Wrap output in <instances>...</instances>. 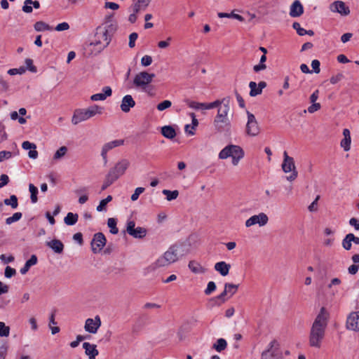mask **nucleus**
Here are the masks:
<instances>
[{
  "label": "nucleus",
  "mask_w": 359,
  "mask_h": 359,
  "mask_svg": "<svg viewBox=\"0 0 359 359\" xmlns=\"http://www.w3.org/2000/svg\"><path fill=\"white\" fill-rule=\"evenodd\" d=\"M330 314L329 311L323 306L316 315L310 329L309 344L310 346L320 348L325 337Z\"/></svg>",
  "instance_id": "f257e3e1"
},
{
  "label": "nucleus",
  "mask_w": 359,
  "mask_h": 359,
  "mask_svg": "<svg viewBox=\"0 0 359 359\" xmlns=\"http://www.w3.org/2000/svg\"><path fill=\"white\" fill-rule=\"evenodd\" d=\"M186 255L184 246L181 244L171 245L164 254L154 262L149 268L156 270L160 267L167 266L176 262L180 257Z\"/></svg>",
  "instance_id": "f03ea898"
},
{
  "label": "nucleus",
  "mask_w": 359,
  "mask_h": 359,
  "mask_svg": "<svg viewBox=\"0 0 359 359\" xmlns=\"http://www.w3.org/2000/svg\"><path fill=\"white\" fill-rule=\"evenodd\" d=\"M230 98L229 97L224 98V102L217 109V114L214 118L213 125L215 130L219 133L228 131L231 128V121L228 118V114L230 111Z\"/></svg>",
  "instance_id": "7ed1b4c3"
},
{
  "label": "nucleus",
  "mask_w": 359,
  "mask_h": 359,
  "mask_svg": "<svg viewBox=\"0 0 359 359\" xmlns=\"http://www.w3.org/2000/svg\"><path fill=\"white\" fill-rule=\"evenodd\" d=\"M111 34L106 27H98L95 34V40L90 42L88 48L93 55H97L104 50L110 43Z\"/></svg>",
  "instance_id": "20e7f679"
},
{
  "label": "nucleus",
  "mask_w": 359,
  "mask_h": 359,
  "mask_svg": "<svg viewBox=\"0 0 359 359\" xmlns=\"http://www.w3.org/2000/svg\"><path fill=\"white\" fill-rule=\"evenodd\" d=\"M103 107L98 105H92L87 109H78L74 112L72 123L74 125L86 121L97 114H102L103 112Z\"/></svg>",
  "instance_id": "39448f33"
},
{
  "label": "nucleus",
  "mask_w": 359,
  "mask_h": 359,
  "mask_svg": "<svg viewBox=\"0 0 359 359\" xmlns=\"http://www.w3.org/2000/svg\"><path fill=\"white\" fill-rule=\"evenodd\" d=\"M229 157L232 158V164L237 165L241 159L244 157V151L238 145H228L221 150L219 154V158L220 159H226Z\"/></svg>",
  "instance_id": "423d86ee"
},
{
  "label": "nucleus",
  "mask_w": 359,
  "mask_h": 359,
  "mask_svg": "<svg viewBox=\"0 0 359 359\" xmlns=\"http://www.w3.org/2000/svg\"><path fill=\"white\" fill-rule=\"evenodd\" d=\"M154 77V74H149L147 72H141L135 75L133 79V84L135 88H140L149 93L147 89Z\"/></svg>",
  "instance_id": "0eeeda50"
},
{
  "label": "nucleus",
  "mask_w": 359,
  "mask_h": 359,
  "mask_svg": "<svg viewBox=\"0 0 359 359\" xmlns=\"http://www.w3.org/2000/svg\"><path fill=\"white\" fill-rule=\"evenodd\" d=\"M130 162L129 160L122 158L109 170L108 174L116 181L120 177L125 174L127 169L130 167Z\"/></svg>",
  "instance_id": "6e6552de"
},
{
  "label": "nucleus",
  "mask_w": 359,
  "mask_h": 359,
  "mask_svg": "<svg viewBox=\"0 0 359 359\" xmlns=\"http://www.w3.org/2000/svg\"><path fill=\"white\" fill-rule=\"evenodd\" d=\"M283 157L282 169L285 172H292V174L287 177V180L289 181H293L297 177V171L296 170L294 158L289 156L286 151H284Z\"/></svg>",
  "instance_id": "1a4fd4ad"
},
{
  "label": "nucleus",
  "mask_w": 359,
  "mask_h": 359,
  "mask_svg": "<svg viewBox=\"0 0 359 359\" xmlns=\"http://www.w3.org/2000/svg\"><path fill=\"white\" fill-rule=\"evenodd\" d=\"M277 346L276 341H271L268 348L262 353L261 359H283L282 351Z\"/></svg>",
  "instance_id": "9d476101"
},
{
  "label": "nucleus",
  "mask_w": 359,
  "mask_h": 359,
  "mask_svg": "<svg viewBox=\"0 0 359 359\" xmlns=\"http://www.w3.org/2000/svg\"><path fill=\"white\" fill-rule=\"evenodd\" d=\"M247 115L248 121L245 127V133L249 136H257L260 132V128L257 119L255 115L248 111H247Z\"/></svg>",
  "instance_id": "9b49d317"
},
{
  "label": "nucleus",
  "mask_w": 359,
  "mask_h": 359,
  "mask_svg": "<svg viewBox=\"0 0 359 359\" xmlns=\"http://www.w3.org/2000/svg\"><path fill=\"white\" fill-rule=\"evenodd\" d=\"M127 233L135 238H142L147 234V229L144 227L138 226L135 228L134 221H128L126 226Z\"/></svg>",
  "instance_id": "f8f14e48"
},
{
  "label": "nucleus",
  "mask_w": 359,
  "mask_h": 359,
  "mask_svg": "<svg viewBox=\"0 0 359 359\" xmlns=\"http://www.w3.org/2000/svg\"><path fill=\"white\" fill-rule=\"evenodd\" d=\"M106 238L102 233H97L94 235L91 241V249L93 253L100 252L106 245Z\"/></svg>",
  "instance_id": "ddd939ff"
},
{
  "label": "nucleus",
  "mask_w": 359,
  "mask_h": 359,
  "mask_svg": "<svg viewBox=\"0 0 359 359\" xmlns=\"http://www.w3.org/2000/svg\"><path fill=\"white\" fill-rule=\"evenodd\" d=\"M268 221V216L265 213L261 212L259 215H253L247 219L245 222V226L250 227L255 224H259L260 226H262L266 225Z\"/></svg>",
  "instance_id": "4468645a"
},
{
  "label": "nucleus",
  "mask_w": 359,
  "mask_h": 359,
  "mask_svg": "<svg viewBox=\"0 0 359 359\" xmlns=\"http://www.w3.org/2000/svg\"><path fill=\"white\" fill-rule=\"evenodd\" d=\"M101 324L102 322L100 317L99 316H96L94 318L86 319L84 329L89 333L95 334L101 326Z\"/></svg>",
  "instance_id": "2eb2a0df"
},
{
  "label": "nucleus",
  "mask_w": 359,
  "mask_h": 359,
  "mask_svg": "<svg viewBox=\"0 0 359 359\" xmlns=\"http://www.w3.org/2000/svg\"><path fill=\"white\" fill-rule=\"evenodd\" d=\"M330 10L333 13H338L341 15L346 16L350 13L349 7L342 1H335L330 5Z\"/></svg>",
  "instance_id": "dca6fc26"
},
{
  "label": "nucleus",
  "mask_w": 359,
  "mask_h": 359,
  "mask_svg": "<svg viewBox=\"0 0 359 359\" xmlns=\"http://www.w3.org/2000/svg\"><path fill=\"white\" fill-rule=\"evenodd\" d=\"M124 144L123 140H115L104 144L102 148L101 156L104 163H107V152L114 148L120 147Z\"/></svg>",
  "instance_id": "f3484780"
},
{
  "label": "nucleus",
  "mask_w": 359,
  "mask_h": 359,
  "mask_svg": "<svg viewBox=\"0 0 359 359\" xmlns=\"http://www.w3.org/2000/svg\"><path fill=\"white\" fill-rule=\"evenodd\" d=\"M346 328L353 331H359V311L351 313L346 320Z\"/></svg>",
  "instance_id": "a211bd4d"
},
{
  "label": "nucleus",
  "mask_w": 359,
  "mask_h": 359,
  "mask_svg": "<svg viewBox=\"0 0 359 359\" xmlns=\"http://www.w3.org/2000/svg\"><path fill=\"white\" fill-rule=\"evenodd\" d=\"M135 105V102L133 100V97L130 95H125L121 104V109L125 112L128 113L130 111V109L134 107Z\"/></svg>",
  "instance_id": "6ab92c4d"
},
{
  "label": "nucleus",
  "mask_w": 359,
  "mask_h": 359,
  "mask_svg": "<svg viewBox=\"0 0 359 359\" xmlns=\"http://www.w3.org/2000/svg\"><path fill=\"white\" fill-rule=\"evenodd\" d=\"M304 13V8L299 0L294 1L290 6V15L292 18L301 16Z\"/></svg>",
  "instance_id": "aec40b11"
},
{
  "label": "nucleus",
  "mask_w": 359,
  "mask_h": 359,
  "mask_svg": "<svg viewBox=\"0 0 359 359\" xmlns=\"http://www.w3.org/2000/svg\"><path fill=\"white\" fill-rule=\"evenodd\" d=\"M22 147L25 150H29L28 156L30 158L36 159L38 157V151L36 150V145L29 141H25L22 144Z\"/></svg>",
  "instance_id": "412c9836"
},
{
  "label": "nucleus",
  "mask_w": 359,
  "mask_h": 359,
  "mask_svg": "<svg viewBox=\"0 0 359 359\" xmlns=\"http://www.w3.org/2000/svg\"><path fill=\"white\" fill-rule=\"evenodd\" d=\"M83 348L85 349V353L88 355L89 359H95V357L99 354L96 345L91 344L88 342L83 344Z\"/></svg>",
  "instance_id": "4be33fe9"
},
{
  "label": "nucleus",
  "mask_w": 359,
  "mask_h": 359,
  "mask_svg": "<svg viewBox=\"0 0 359 359\" xmlns=\"http://www.w3.org/2000/svg\"><path fill=\"white\" fill-rule=\"evenodd\" d=\"M215 270L219 273V274L222 276H226L229 274V270L231 269V265L229 264H227L226 262L224 261H221L219 262H217L215 264Z\"/></svg>",
  "instance_id": "5701e85b"
},
{
  "label": "nucleus",
  "mask_w": 359,
  "mask_h": 359,
  "mask_svg": "<svg viewBox=\"0 0 359 359\" xmlns=\"http://www.w3.org/2000/svg\"><path fill=\"white\" fill-rule=\"evenodd\" d=\"M103 93H96L90 97L92 101L104 100L107 97L111 95L112 90L109 86H105L102 88Z\"/></svg>",
  "instance_id": "b1692460"
},
{
  "label": "nucleus",
  "mask_w": 359,
  "mask_h": 359,
  "mask_svg": "<svg viewBox=\"0 0 359 359\" xmlns=\"http://www.w3.org/2000/svg\"><path fill=\"white\" fill-rule=\"evenodd\" d=\"M46 245L51 248L55 253L61 254L63 252L64 244L60 240L53 239L46 242Z\"/></svg>",
  "instance_id": "393cba45"
},
{
  "label": "nucleus",
  "mask_w": 359,
  "mask_h": 359,
  "mask_svg": "<svg viewBox=\"0 0 359 359\" xmlns=\"http://www.w3.org/2000/svg\"><path fill=\"white\" fill-rule=\"evenodd\" d=\"M238 285L232 283H225L224 291L219 295V298H225V296L229 294V297H232L237 291Z\"/></svg>",
  "instance_id": "a878e982"
},
{
  "label": "nucleus",
  "mask_w": 359,
  "mask_h": 359,
  "mask_svg": "<svg viewBox=\"0 0 359 359\" xmlns=\"http://www.w3.org/2000/svg\"><path fill=\"white\" fill-rule=\"evenodd\" d=\"M188 267L191 272L196 274L204 273L206 271V269L202 266L200 263L195 260L190 261L189 262Z\"/></svg>",
  "instance_id": "bb28decb"
},
{
  "label": "nucleus",
  "mask_w": 359,
  "mask_h": 359,
  "mask_svg": "<svg viewBox=\"0 0 359 359\" xmlns=\"http://www.w3.org/2000/svg\"><path fill=\"white\" fill-rule=\"evenodd\" d=\"M161 134L168 139H173L176 136V132L171 126H165L161 128Z\"/></svg>",
  "instance_id": "cd10ccee"
},
{
  "label": "nucleus",
  "mask_w": 359,
  "mask_h": 359,
  "mask_svg": "<svg viewBox=\"0 0 359 359\" xmlns=\"http://www.w3.org/2000/svg\"><path fill=\"white\" fill-rule=\"evenodd\" d=\"M37 263V257L34 255H32L29 259H28L24 266L20 269V273L22 274H25L29 271V268L32 266L35 265Z\"/></svg>",
  "instance_id": "c85d7f7f"
},
{
  "label": "nucleus",
  "mask_w": 359,
  "mask_h": 359,
  "mask_svg": "<svg viewBox=\"0 0 359 359\" xmlns=\"http://www.w3.org/2000/svg\"><path fill=\"white\" fill-rule=\"evenodd\" d=\"M226 301V298H219V295L211 298L208 304V307L210 309L213 308L214 306H219L222 304H224Z\"/></svg>",
  "instance_id": "c756f323"
},
{
  "label": "nucleus",
  "mask_w": 359,
  "mask_h": 359,
  "mask_svg": "<svg viewBox=\"0 0 359 359\" xmlns=\"http://www.w3.org/2000/svg\"><path fill=\"white\" fill-rule=\"evenodd\" d=\"M79 215L72 212H68L64 219V222L67 225L72 226L78 221Z\"/></svg>",
  "instance_id": "7c9ffc66"
},
{
  "label": "nucleus",
  "mask_w": 359,
  "mask_h": 359,
  "mask_svg": "<svg viewBox=\"0 0 359 359\" xmlns=\"http://www.w3.org/2000/svg\"><path fill=\"white\" fill-rule=\"evenodd\" d=\"M224 102V98L222 99V100H217L212 102H210V103H205V102H202V108L201 109H213V108H217L221 105L222 104V102Z\"/></svg>",
  "instance_id": "2f4dec72"
},
{
  "label": "nucleus",
  "mask_w": 359,
  "mask_h": 359,
  "mask_svg": "<svg viewBox=\"0 0 359 359\" xmlns=\"http://www.w3.org/2000/svg\"><path fill=\"white\" fill-rule=\"evenodd\" d=\"M227 346L226 341L224 339H219L217 341L213 344V348L215 349L217 352H221L224 351Z\"/></svg>",
  "instance_id": "473e14b6"
},
{
  "label": "nucleus",
  "mask_w": 359,
  "mask_h": 359,
  "mask_svg": "<svg viewBox=\"0 0 359 359\" xmlns=\"http://www.w3.org/2000/svg\"><path fill=\"white\" fill-rule=\"evenodd\" d=\"M34 29L36 32H43L46 30H52L53 28L43 21H38L34 25Z\"/></svg>",
  "instance_id": "72a5a7b5"
},
{
  "label": "nucleus",
  "mask_w": 359,
  "mask_h": 359,
  "mask_svg": "<svg viewBox=\"0 0 359 359\" xmlns=\"http://www.w3.org/2000/svg\"><path fill=\"white\" fill-rule=\"evenodd\" d=\"M4 203L10 205L13 209H15L18 206V198L15 195H11L9 198H6Z\"/></svg>",
  "instance_id": "f704fd0d"
},
{
  "label": "nucleus",
  "mask_w": 359,
  "mask_h": 359,
  "mask_svg": "<svg viewBox=\"0 0 359 359\" xmlns=\"http://www.w3.org/2000/svg\"><path fill=\"white\" fill-rule=\"evenodd\" d=\"M67 147L65 146H62L60 147L55 153L53 156V160L58 161L64 157L67 152Z\"/></svg>",
  "instance_id": "c9c22d12"
},
{
  "label": "nucleus",
  "mask_w": 359,
  "mask_h": 359,
  "mask_svg": "<svg viewBox=\"0 0 359 359\" xmlns=\"http://www.w3.org/2000/svg\"><path fill=\"white\" fill-rule=\"evenodd\" d=\"M250 88V95L251 97H255L262 93L261 90L259 89L257 84L255 81H250L249 83Z\"/></svg>",
  "instance_id": "e433bc0d"
},
{
  "label": "nucleus",
  "mask_w": 359,
  "mask_h": 359,
  "mask_svg": "<svg viewBox=\"0 0 359 359\" xmlns=\"http://www.w3.org/2000/svg\"><path fill=\"white\" fill-rule=\"evenodd\" d=\"M29 190L30 191L31 196V201L33 203H35L38 201L37 198V194H38V189L36 187H35L33 184H29Z\"/></svg>",
  "instance_id": "4c0bfd02"
},
{
  "label": "nucleus",
  "mask_w": 359,
  "mask_h": 359,
  "mask_svg": "<svg viewBox=\"0 0 359 359\" xmlns=\"http://www.w3.org/2000/svg\"><path fill=\"white\" fill-rule=\"evenodd\" d=\"M162 193L166 196V199L169 201L176 199L179 195L177 190L170 191L164 189L163 190Z\"/></svg>",
  "instance_id": "58836bf2"
},
{
  "label": "nucleus",
  "mask_w": 359,
  "mask_h": 359,
  "mask_svg": "<svg viewBox=\"0 0 359 359\" xmlns=\"http://www.w3.org/2000/svg\"><path fill=\"white\" fill-rule=\"evenodd\" d=\"M107 225L110 228V233L112 234H117L118 229L116 227V220L114 218H109L107 220Z\"/></svg>",
  "instance_id": "ea45409f"
},
{
  "label": "nucleus",
  "mask_w": 359,
  "mask_h": 359,
  "mask_svg": "<svg viewBox=\"0 0 359 359\" xmlns=\"http://www.w3.org/2000/svg\"><path fill=\"white\" fill-rule=\"evenodd\" d=\"M22 217V214L20 212H15L11 217L6 218V224H11L13 222H18Z\"/></svg>",
  "instance_id": "a19ab883"
},
{
  "label": "nucleus",
  "mask_w": 359,
  "mask_h": 359,
  "mask_svg": "<svg viewBox=\"0 0 359 359\" xmlns=\"http://www.w3.org/2000/svg\"><path fill=\"white\" fill-rule=\"evenodd\" d=\"M10 334V327L6 326L4 322L0 321V337H7Z\"/></svg>",
  "instance_id": "79ce46f5"
},
{
  "label": "nucleus",
  "mask_w": 359,
  "mask_h": 359,
  "mask_svg": "<svg viewBox=\"0 0 359 359\" xmlns=\"http://www.w3.org/2000/svg\"><path fill=\"white\" fill-rule=\"evenodd\" d=\"M116 180L113 179L107 173V175L105 177V180L104 181V183L101 187V190L104 191L107 187H109L111 184H112Z\"/></svg>",
  "instance_id": "37998d69"
},
{
  "label": "nucleus",
  "mask_w": 359,
  "mask_h": 359,
  "mask_svg": "<svg viewBox=\"0 0 359 359\" xmlns=\"http://www.w3.org/2000/svg\"><path fill=\"white\" fill-rule=\"evenodd\" d=\"M351 137H344V139L341 141V147L344 148V151H347L351 148Z\"/></svg>",
  "instance_id": "c03bdc74"
},
{
  "label": "nucleus",
  "mask_w": 359,
  "mask_h": 359,
  "mask_svg": "<svg viewBox=\"0 0 359 359\" xmlns=\"http://www.w3.org/2000/svg\"><path fill=\"white\" fill-rule=\"evenodd\" d=\"M25 65H26V70H29L31 72H36L37 71V69L36 67L33 64V60L32 59H29V58H27L25 60Z\"/></svg>",
  "instance_id": "a18cd8bd"
},
{
  "label": "nucleus",
  "mask_w": 359,
  "mask_h": 359,
  "mask_svg": "<svg viewBox=\"0 0 359 359\" xmlns=\"http://www.w3.org/2000/svg\"><path fill=\"white\" fill-rule=\"evenodd\" d=\"M172 105V102L170 101V100H164L161 102H160L156 108L158 111H163L166 109H168L169 107H170Z\"/></svg>",
  "instance_id": "49530a36"
},
{
  "label": "nucleus",
  "mask_w": 359,
  "mask_h": 359,
  "mask_svg": "<svg viewBox=\"0 0 359 359\" xmlns=\"http://www.w3.org/2000/svg\"><path fill=\"white\" fill-rule=\"evenodd\" d=\"M33 3L32 0H25L24 2V6H22V11L26 13H30L32 12V4Z\"/></svg>",
  "instance_id": "de8ad7c7"
},
{
  "label": "nucleus",
  "mask_w": 359,
  "mask_h": 359,
  "mask_svg": "<svg viewBox=\"0 0 359 359\" xmlns=\"http://www.w3.org/2000/svg\"><path fill=\"white\" fill-rule=\"evenodd\" d=\"M216 290V284L213 281H210L208 283L207 287L205 290L204 292L206 295H210L212 292H213Z\"/></svg>",
  "instance_id": "09e8293b"
},
{
  "label": "nucleus",
  "mask_w": 359,
  "mask_h": 359,
  "mask_svg": "<svg viewBox=\"0 0 359 359\" xmlns=\"http://www.w3.org/2000/svg\"><path fill=\"white\" fill-rule=\"evenodd\" d=\"M351 243L352 242L348 233L342 241V246L345 250H349L351 248Z\"/></svg>",
  "instance_id": "8fccbe9b"
},
{
  "label": "nucleus",
  "mask_w": 359,
  "mask_h": 359,
  "mask_svg": "<svg viewBox=\"0 0 359 359\" xmlns=\"http://www.w3.org/2000/svg\"><path fill=\"white\" fill-rule=\"evenodd\" d=\"M144 188L143 187H137L135 189L134 193L131 196V200L133 201H135L138 199L140 195L144 191Z\"/></svg>",
  "instance_id": "3c124183"
},
{
  "label": "nucleus",
  "mask_w": 359,
  "mask_h": 359,
  "mask_svg": "<svg viewBox=\"0 0 359 359\" xmlns=\"http://www.w3.org/2000/svg\"><path fill=\"white\" fill-rule=\"evenodd\" d=\"M292 27L297 31V34L299 36H304L306 34V29L302 28L299 22H294L292 25Z\"/></svg>",
  "instance_id": "603ef678"
},
{
  "label": "nucleus",
  "mask_w": 359,
  "mask_h": 359,
  "mask_svg": "<svg viewBox=\"0 0 359 359\" xmlns=\"http://www.w3.org/2000/svg\"><path fill=\"white\" fill-rule=\"evenodd\" d=\"M138 37V34L136 32H133L129 36V43L128 46L130 48H133L135 46V41Z\"/></svg>",
  "instance_id": "864d4df0"
},
{
  "label": "nucleus",
  "mask_w": 359,
  "mask_h": 359,
  "mask_svg": "<svg viewBox=\"0 0 359 359\" xmlns=\"http://www.w3.org/2000/svg\"><path fill=\"white\" fill-rule=\"evenodd\" d=\"M15 273H16V271L15 269H13L8 266L6 267L4 275L6 278H10L12 276H15Z\"/></svg>",
  "instance_id": "5fc2aeb1"
},
{
  "label": "nucleus",
  "mask_w": 359,
  "mask_h": 359,
  "mask_svg": "<svg viewBox=\"0 0 359 359\" xmlns=\"http://www.w3.org/2000/svg\"><path fill=\"white\" fill-rule=\"evenodd\" d=\"M152 62V57L149 55H144L141 59V64L144 67L150 65Z\"/></svg>",
  "instance_id": "6e6d98bb"
},
{
  "label": "nucleus",
  "mask_w": 359,
  "mask_h": 359,
  "mask_svg": "<svg viewBox=\"0 0 359 359\" xmlns=\"http://www.w3.org/2000/svg\"><path fill=\"white\" fill-rule=\"evenodd\" d=\"M344 78V75L342 73H338L336 75L332 76L330 81L332 84H336L339 82Z\"/></svg>",
  "instance_id": "4d7b16f0"
},
{
  "label": "nucleus",
  "mask_w": 359,
  "mask_h": 359,
  "mask_svg": "<svg viewBox=\"0 0 359 359\" xmlns=\"http://www.w3.org/2000/svg\"><path fill=\"white\" fill-rule=\"evenodd\" d=\"M320 107H321V105L320 103L314 102V103H312V104L308 107L307 110H308L309 113L313 114V113L317 111L318 110H319L320 109Z\"/></svg>",
  "instance_id": "13d9d810"
},
{
  "label": "nucleus",
  "mask_w": 359,
  "mask_h": 359,
  "mask_svg": "<svg viewBox=\"0 0 359 359\" xmlns=\"http://www.w3.org/2000/svg\"><path fill=\"white\" fill-rule=\"evenodd\" d=\"M320 63L319 60H313L311 62V67H312L313 71L316 74H318L320 72Z\"/></svg>",
  "instance_id": "bf43d9fd"
},
{
  "label": "nucleus",
  "mask_w": 359,
  "mask_h": 359,
  "mask_svg": "<svg viewBox=\"0 0 359 359\" xmlns=\"http://www.w3.org/2000/svg\"><path fill=\"white\" fill-rule=\"evenodd\" d=\"M69 29V25L67 22H62L58 24L55 29L57 32L65 31Z\"/></svg>",
  "instance_id": "052dcab7"
},
{
  "label": "nucleus",
  "mask_w": 359,
  "mask_h": 359,
  "mask_svg": "<svg viewBox=\"0 0 359 359\" xmlns=\"http://www.w3.org/2000/svg\"><path fill=\"white\" fill-rule=\"evenodd\" d=\"M12 156V153L8 151H0V162L4 159H8Z\"/></svg>",
  "instance_id": "680f3d73"
},
{
  "label": "nucleus",
  "mask_w": 359,
  "mask_h": 359,
  "mask_svg": "<svg viewBox=\"0 0 359 359\" xmlns=\"http://www.w3.org/2000/svg\"><path fill=\"white\" fill-rule=\"evenodd\" d=\"M187 104L189 107L194 109H201L202 108V102H197L194 101H189L187 102Z\"/></svg>",
  "instance_id": "e2e57ef3"
},
{
  "label": "nucleus",
  "mask_w": 359,
  "mask_h": 359,
  "mask_svg": "<svg viewBox=\"0 0 359 359\" xmlns=\"http://www.w3.org/2000/svg\"><path fill=\"white\" fill-rule=\"evenodd\" d=\"M172 38L168 37L166 41H161L158 43V46L160 48H165L170 45Z\"/></svg>",
  "instance_id": "0e129e2a"
},
{
  "label": "nucleus",
  "mask_w": 359,
  "mask_h": 359,
  "mask_svg": "<svg viewBox=\"0 0 359 359\" xmlns=\"http://www.w3.org/2000/svg\"><path fill=\"white\" fill-rule=\"evenodd\" d=\"M14 257L12 256V255H10L8 257H6V255H1L0 256V259L4 263V264H8V263H10V262H12L14 261Z\"/></svg>",
  "instance_id": "69168bd1"
},
{
  "label": "nucleus",
  "mask_w": 359,
  "mask_h": 359,
  "mask_svg": "<svg viewBox=\"0 0 359 359\" xmlns=\"http://www.w3.org/2000/svg\"><path fill=\"white\" fill-rule=\"evenodd\" d=\"M1 182L0 183V188L5 187L9 182L8 176L6 174H2L0 177Z\"/></svg>",
  "instance_id": "338daca9"
},
{
  "label": "nucleus",
  "mask_w": 359,
  "mask_h": 359,
  "mask_svg": "<svg viewBox=\"0 0 359 359\" xmlns=\"http://www.w3.org/2000/svg\"><path fill=\"white\" fill-rule=\"evenodd\" d=\"M146 8L141 5L140 3L136 1L133 5V13L137 14L141 10H145Z\"/></svg>",
  "instance_id": "774afa93"
}]
</instances>
